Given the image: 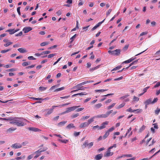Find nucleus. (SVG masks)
Instances as JSON below:
<instances>
[{"label": "nucleus", "instance_id": "obj_64", "mask_svg": "<svg viewBox=\"0 0 160 160\" xmlns=\"http://www.w3.org/2000/svg\"><path fill=\"white\" fill-rule=\"evenodd\" d=\"M80 134V132H74V136L76 137L78 136Z\"/></svg>", "mask_w": 160, "mask_h": 160}, {"label": "nucleus", "instance_id": "obj_40", "mask_svg": "<svg viewBox=\"0 0 160 160\" xmlns=\"http://www.w3.org/2000/svg\"><path fill=\"white\" fill-rule=\"evenodd\" d=\"M11 50L10 49H8L7 50H3L1 51V52L2 53H4L6 52H8L9 51H10Z\"/></svg>", "mask_w": 160, "mask_h": 160}, {"label": "nucleus", "instance_id": "obj_41", "mask_svg": "<svg viewBox=\"0 0 160 160\" xmlns=\"http://www.w3.org/2000/svg\"><path fill=\"white\" fill-rule=\"evenodd\" d=\"M76 35H77L76 34H74V35H73V36L72 37H71L70 38V39L72 40L70 42V43H72V41H73L74 39L76 38Z\"/></svg>", "mask_w": 160, "mask_h": 160}, {"label": "nucleus", "instance_id": "obj_38", "mask_svg": "<svg viewBox=\"0 0 160 160\" xmlns=\"http://www.w3.org/2000/svg\"><path fill=\"white\" fill-rule=\"evenodd\" d=\"M129 47V45H126L122 49V50L124 51H125L128 49V48Z\"/></svg>", "mask_w": 160, "mask_h": 160}, {"label": "nucleus", "instance_id": "obj_20", "mask_svg": "<svg viewBox=\"0 0 160 160\" xmlns=\"http://www.w3.org/2000/svg\"><path fill=\"white\" fill-rule=\"evenodd\" d=\"M74 128L75 126L74 125V124L72 123L69 124L67 126V128L68 129H70L71 128Z\"/></svg>", "mask_w": 160, "mask_h": 160}, {"label": "nucleus", "instance_id": "obj_6", "mask_svg": "<svg viewBox=\"0 0 160 160\" xmlns=\"http://www.w3.org/2000/svg\"><path fill=\"white\" fill-rule=\"evenodd\" d=\"M26 124L21 120H17L16 125L18 127H22L25 125Z\"/></svg>", "mask_w": 160, "mask_h": 160}, {"label": "nucleus", "instance_id": "obj_57", "mask_svg": "<svg viewBox=\"0 0 160 160\" xmlns=\"http://www.w3.org/2000/svg\"><path fill=\"white\" fill-rule=\"evenodd\" d=\"M133 100L134 101H138L139 100V98L138 97L134 96V98H133Z\"/></svg>", "mask_w": 160, "mask_h": 160}, {"label": "nucleus", "instance_id": "obj_16", "mask_svg": "<svg viewBox=\"0 0 160 160\" xmlns=\"http://www.w3.org/2000/svg\"><path fill=\"white\" fill-rule=\"evenodd\" d=\"M96 118V116L92 117L90 119L88 120V122H87L89 124H90L91 123L94 121V119Z\"/></svg>", "mask_w": 160, "mask_h": 160}, {"label": "nucleus", "instance_id": "obj_12", "mask_svg": "<svg viewBox=\"0 0 160 160\" xmlns=\"http://www.w3.org/2000/svg\"><path fill=\"white\" fill-rule=\"evenodd\" d=\"M108 121H105L102 124V125L101 126H100L99 127V130H101L102 129H103L105 128V125H108Z\"/></svg>", "mask_w": 160, "mask_h": 160}, {"label": "nucleus", "instance_id": "obj_53", "mask_svg": "<svg viewBox=\"0 0 160 160\" xmlns=\"http://www.w3.org/2000/svg\"><path fill=\"white\" fill-rule=\"evenodd\" d=\"M158 100V98H154L153 101L152 102V104H153L154 103L156 102Z\"/></svg>", "mask_w": 160, "mask_h": 160}, {"label": "nucleus", "instance_id": "obj_8", "mask_svg": "<svg viewBox=\"0 0 160 160\" xmlns=\"http://www.w3.org/2000/svg\"><path fill=\"white\" fill-rule=\"evenodd\" d=\"M108 114H107L106 113V114H102L100 115H97L96 116V118H105L108 117Z\"/></svg>", "mask_w": 160, "mask_h": 160}, {"label": "nucleus", "instance_id": "obj_51", "mask_svg": "<svg viewBox=\"0 0 160 160\" xmlns=\"http://www.w3.org/2000/svg\"><path fill=\"white\" fill-rule=\"evenodd\" d=\"M28 58L29 60H35L36 59V58H33V57L32 56H29L28 57Z\"/></svg>", "mask_w": 160, "mask_h": 160}, {"label": "nucleus", "instance_id": "obj_5", "mask_svg": "<svg viewBox=\"0 0 160 160\" xmlns=\"http://www.w3.org/2000/svg\"><path fill=\"white\" fill-rule=\"evenodd\" d=\"M11 147L13 148L17 149L21 148L22 147V145L20 143H15L12 144Z\"/></svg>", "mask_w": 160, "mask_h": 160}, {"label": "nucleus", "instance_id": "obj_32", "mask_svg": "<svg viewBox=\"0 0 160 160\" xmlns=\"http://www.w3.org/2000/svg\"><path fill=\"white\" fill-rule=\"evenodd\" d=\"M86 94H84L83 92H80L79 93H78L77 94H74V95H72V97H73L74 96H77L78 95H79V96H82L84 95H86Z\"/></svg>", "mask_w": 160, "mask_h": 160}, {"label": "nucleus", "instance_id": "obj_10", "mask_svg": "<svg viewBox=\"0 0 160 160\" xmlns=\"http://www.w3.org/2000/svg\"><path fill=\"white\" fill-rule=\"evenodd\" d=\"M28 129L29 130L31 131H33L34 132H37L41 131V130L39 129L38 128H36L34 127H30L28 128Z\"/></svg>", "mask_w": 160, "mask_h": 160}, {"label": "nucleus", "instance_id": "obj_3", "mask_svg": "<svg viewBox=\"0 0 160 160\" xmlns=\"http://www.w3.org/2000/svg\"><path fill=\"white\" fill-rule=\"evenodd\" d=\"M79 106H74L72 107H70V108H67V110L63 112L62 113L65 114L66 113H68L69 112H70L71 111H72L75 110L78 107H79Z\"/></svg>", "mask_w": 160, "mask_h": 160}, {"label": "nucleus", "instance_id": "obj_37", "mask_svg": "<svg viewBox=\"0 0 160 160\" xmlns=\"http://www.w3.org/2000/svg\"><path fill=\"white\" fill-rule=\"evenodd\" d=\"M135 110H132L131 108L126 110V111L130 112H135Z\"/></svg>", "mask_w": 160, "mask_h": 160}, {"label": "nucleus", "instance_id": "obj_4", "mask_svg": "<svg viewBox=\"0 0 160 160\" xmlns=\"http://www.w3.org/2000/svg\"><path fill=\"white\" fill-rule=\"evenodd\" d=\"M58 107V106H53L52 107V108L51 109H46V110L47 111V113L46 114V115H48L50 114H51V113L53 112V110L55 108V107Z\"/></svg>", "mask_w": 160, "mask_h": 160}, {"label": "nucleus", "instance_id": "obj_27", "mask_svg": "<svg viewBox=\"0 0 160 160\" xmlns=\"http://www.w3.org/2000/svg\"><path fill=\"white\" fill-rule=\"evenodd\" d=\"M49 43V42H43L40 44V45L41 47H43L48 44Z\"/></svg>", "mask_w": 160, "mask_h": 160}, {"label": "nucleus", "instance_id": "obj_42", "mask_svg": "<svg viewBox=\"0 0 160 160\" xmlns=\"http://www.w3.org/2000/svg\"><path fill=\"white\" fill-rule=\"evenodd\" d=\"M0 120H4L5 121H9L11 120L12 119L11 118H0Z\"/></svg>", "mask_w": 160, "mask_h": 160}, {"label": "nucleus", "instance_id": "obj_56", "mask_svg": "<svg viewBox=\"0 0 160 160\" xmlns=\"http://www.w3.org/2000/svg\"><path fill=\"white\" fill-rule=\"evenodd\" d=\"M17 120H14L13 121H12V122H10V123L11 124H15L16 125V123H17Z\"/></svg>", "mask_w": 160, "mask_h": 160}, {"label": "nucleus", "instance_id": "obj_14", "mask_svg": "<svg viewBox=\"0 0 160 160\" xmlns=\"http://www.w3.org/2000/svg\"><path fill=\"white\" fill-rule=\"evenodd\" d=\"M102 105V104L101 103L97 104L94 105V108L95 109H98L101 108Z\"/></svg>", "mask_w": 160, "mask_h": 160}, {"label": "nucleus", "instance_id": "obj_47", "mask_svg": "<svg viewBox=\"0 0 160 160\" xmlns=\"http://www.w3.org/2000/svg\"><path fill=\"white\" fill-rule=\"evenodd\" d=\"M160 108H157V109H156V110H155V114L157 115H158L159 113L160 112Z\"/></svg>", "mask_w": 160, "mask_h": 160}, {"label": "nucleus", "instance_id": "obj_52", "mask_svg": "<svg viewBox=\"0 0 160 160\" xmlns=\"http://www.w3.org/2000/svg\"><path fill=\"white\" fill-rule=\"evenodd\" d=\"M90 117L89 116H83L81 119L82 120H86L88 119Z\"/></svg>", "mask_w": 160, "mask_h": 160}, {"label": "nucleus", "instance_id": "obj_63", "mask_svg": "<svg viewBox=\"0 0 160 160\" xmlns=\"http://www.w3.org/2000/svg\"><path fill=\"white\" fill-rule=\"evenodd\" d=\"M122 76H121L120 77H119L118 78L116 79H114V80L116 81H118V80H120L121 79H122Z\"/></svg>", "mask_w": 160, "mask_h": 160}, {"label": "nucleus", "instance_id": "obj_30", "mask_svg": "<svg viewBox=\"0 0 160 160\" xmlns=\"http://www.w3.org/2000/svg\"><path fill=\"white\" fill-rule=\"evenodd\" d=\"M122 67V66H117L116 67H115L113 69H112V71H113L118 70L120 69V68Z\"/></svg>", "mask_w": 160, "mask_h": 160}, {"label": "nucleus", "instance_id": "obj_25", "mask_svg": "<svg viewBox=\"0 0 160 160\" xmlns=\"http://www.w3.org/2000/svg\"><path fill=\"white\" fill-rule=\"evenodd\" d=\"M151 100V99H148L145 102V104H146V105H148L152 103Z\"/></svg>", "mask_w": 160, "mask_h": 160}, {"label": "nucleus", "instance_id": "obj_49", "mask_svg": "<svg viewBox=\"0 0 160 160\" xmlns=\"http://www.w3.org/2000/svg\"><path fill=\"white\" fill-rule=\"evenodd\" d=\"M47 149V148H43V149H39L38 151H39V152H43L46 151Z\"/></svg>", "mask_w": 160, "mask_h": 160}, {"label": "nucleus", "instance_id": "obj_7", "mask_svg": "<svg viewBox=\"0 0 160 160\" xmlns=\"http://www.w3.org/2000/svg\"><path fill=\"white\" fill-rule=\"evenodd\" d=\"M32 30V28L30 27H27L24 28L23 29H22V31H23L24 33H26L29 32V31H31Z\"/></svg>", "mask_w": 160, "mask_h": 160}, {"label": "nucleus", "instance_id": "obj_36", "mask_svg": "<svg viewBox=\"0 0 160 160\" xmlns=\"http://www.w3.org/2000/svg\"><path fill=\"white\" fill-rule=\"evenodd\" d=\"M107 90H106V89H100V90H95V92H105V91H106Z\"/></svg>", "mask_w": 160, "mask_h": 160}, {"label": "nucleus", "instance_id": "obj_44", "mask_svg": "<svg viewBox=\"0 0 160 160\" xmlns=\"http://www.w3.org/2000/svg\"><path fill=\"white\" fill-rule=\"evenodd\" d=\"M46 89H47L46 87H41V86L40 87H39V90L42 91H44V90H46Z\"/></svg>", "mask_w": 160, "mask_h": 160}, {"label": "nucleus", "instance_id": "obj_26", "mask_svg": "<svg viewBox=\"0 0 160 160\" xmlns=\"http://www.w3.org/2000/svg\"><path fill=\"white\" fill-rule=\"evenodd\" d=\"M110 132H105V134L103 136V138L104 139H106L108 137V135H109V134H110L109 133Z\"/></svg>", "mask_w": 160, "mask_h": 160}, {"label": "nucleus", "instance_id": "obj_15", "mask_svg": "<svg viewBox=\"0 0 160 160\" xmlns=\"http://www.w3.org/2000/svg\"><path fill=\"white\" fill-rule=\"evenodd\" d=\"M113 94V93H110V94H107L106 95L103 96V97H104V98H102L101 99V100H100V101L102 102V101H104V100H105V99H106V97L107 96H110L111 95Z\"/></svg>", "mask_w": 160, "mask_h": 160}, {"label": "nucleus", "instance_id": "obj_43", "mask_svg": "<svg viewBox=\"0 0 160 160\" xmlns=\"http://www.w3.org/2000/svg\"><path fill=\"white\" fill-rule=\"evenodd\" d=\"M26 157L25 156H20V157H18L16 158V159L17 160H19V159H24Z\"/></svg>", "mask_w": 160, "mask_h": 160}, {"label": "nucleus", "instance_id": "obj_59", "mask_svg": "<svg viewBox=\"0 0 160 160\" xmlns=\"http://www.w3.org/2000/svg\"><path fill=\"white\" fill-rule=\"evenodd\" d=\"M149 87L148 86V87H146L143 89V92L145 93L147 92V89H148L149 88Z\"/></svg>", "mask_w": 160, "mask_h": 160}, {"label": "nucleus", "instance_id": "obj_54", "mask_svg": "<svg viewBox=\"0 0 160 160\" xmlns=\"http://www.w3.org/2000/svg\"><path fill=\"white\" fill-rule=\"evenodd\" d=\"M112 9H110L108 10V12H107V13H106V15L107 16H108L110 14V13L111 12H112Z\"/></svg>", "mask_w": 160, "mask_h": 160}, {"label": "nucleus", "instance_id": "obj_22", "mask_svg": "<svg viewBox=\"0 0 160 160\" xmlns=\"http://www.w3.org/2000/svg\"><path fill=\"white\" fill-rule=\"evenodd\" d=\"M16 129V128H10L9 129H8V130H7V132L8 133H10L12 132V131L15 130Z\"/></svg>", "mask_w": 160, "mask_h": 160}, {"label": "nucleus", "instance_id": "obj_1", "mask_svg": "<svg viewBox=\"0 0 160 160\" xmlns=\"http://www.w3.org/2000/svg\"><path fill=\"white\" fill-rule=\"evenodd\" d=\"M117 147V145L116 144H114L113 146L110 147L108 148V151L105 152L104 155V157H110L112 156L113 154V152H111V149L113 148H116Z\"/></svg>", "mask_w": 160, "mask_h": 160}, {"label": "nucleus", "instance_id": "obj_50", "mask_svg": "<svg viewBox=\"0 0 160 160\" xmlns=\"http://www.w3.org/2000/svg\"><path fill=\"white\" fill-rule=\"evenodd\" d=\"M115 128L113 127L109 129H108V130L107 131V132H110L112 131Z\"/></svg>", "mask_w": 160, "mask_h": 160}, {"label": "nucleus", "instance_id": "obj_2", "mask_svg": "<svg viewBox=\"0 0 160 160\" xmlns=\"http://www.w3.org/2000/svg\"><path fill=\"white\" fill-rule=\"evenodd\" d=\"M93 142H91L89 143H88V141L86 140L83 143L82 147V148H86V147H87L88 148H90L93 146Z\"/></svg>", "mask_w": 160, "mask_h": 160}, {"label": "nucleus", "instance_id": "obj_18", "mask_svg": "<svg viewBox=\"0 0 160 160\" xmlns=\"http://www.w3.org/2000/svg\"><path fill=\"white\" fill-rule=\"evenodd\" d=\"M6 32L9 33L10 34H12L15 33V32L14 31V29H8L6 31Z\"/></svg>", "mask_w": 160, "mask_h": 160}, {"label": "nucleus", "instance_id": "obj_11", "mask_svg": "<svg viewBox=\"0 0 160 160\" xmlns=\"http://www.w3.org/2000/svg\"><path fill=\"white\" fill-rule=\"evenodd\" d=\"M89 124L87 122H83L79 125V127L80 128H82L85 127H87Z\"/></svg>", "mask_w": 160, "mask_h": 160}, {"label": "nucleus", "instance_id": "obj_33", "mask_svg": "<svg viewBox=\"0 0 160 160\" xmlns=\"http://www.w3.org/2000/svg\"><path fill=\"white\" fill-rule=\"evenodd\" d=\"M116 103H113L111 105H109V106L108 107V110H110L112 108L114 107Z\"/></svg>", "mask_w": 160, "mask_h": 160}, {"label": "nucleus", "instance_id": "obj_48", "mask_svg": "<svg viewBox=\"0 0 160 160\" xmlns=\"http://www.w3.org/2000/svg\"><path fill=\"white\" fill-rule=\"evenodd\" d=\"M56 54V53H52L51 54H50L48 56V58H51L52 57H53L54 56H55Z\"/></svg>", "mask_w": 160, "mask_h": 160}, {"label": "nucleus", "instance_id": "obj_19", "mask_svg": "<svg viewBox=\"0 0 160 160\" xmlns=\"http://www.w3.org/2000/svg\"><path fill=\"white\" fill-rule=\"evenodd\" d=\"M125 105V102H122V103H121L120 104L118 105V106L116 108L117 109H119L120 108H123L124 107V106Z\"/></svg>", "mask_w": 160, "mask_h": 160}, {"label": "nucleus", "instance_id": "obj_46", "mask_svg": "<svg viewBox=\"0 0 160 160\" xmlns=\"http://www.w3.org/2000/svg\"><path fill=\"white\" fill-rule=\"evenodd\" d=\"M50 53V52L49 51H47L42 52L41 54H48Z\"/></svg>", "mask_w": 160, "mask_h": 160}, {"label": "nucleus", "instance_id": "obj_28", "mask_svg": "<svg viewBox=\"0 0 160 160\" xmlns=\"http://www.w3.org/2000/svg\"><path fill=\"white\" fill-rule=\"evenodd\" d=\"M30 98L34 100H43V99L42 98H35L33 97H31Z\"/></svg>", "mask_w": 160, "mask_h": 160}, {"label": "nucleus", "instance_id": "obj_55", "mask_svg": "<svg viewBox=\"0 0 160 160\" xmlns=\"http://www.w3.org/2000/svg\"><path fill=\"white\" fill-rule=\"evenodd\" d=\"M15 71L16 69L15 68L10 69L7 70V72H14Z\"/></svg>", "mask_w": 160, "mask_h": 160}, {"label": "nucleus", "instance_id": "obj_9", "mask_svg": "<svg viewBox=\"0 0 160 160\" xmlns=\"http://www.w3.org/2000/svg\"><path fill=\"white\" fill-rule=\"evenodd\" d=\"M120 52L121 50L120 49H116L115 50H113V55L116 56H119V55H120Z\"/></svg>", "mask_w": 160, "mask_h": 160}, {"label": "nucleus", "instance_id": "obj_17", "mask_svg": "<svg viewBox=\"0 0 160 160\" xmlns=\"http://www.w3.org/2000/svg\"><path fill=\"white\" fill-rule=\"evenodd\" d=\"M34 153H36V155L34 156V158H38V157H39L40 155H41V152H40L38 151H36L34 152Z\"/></svg>", "mask_w": 160, "mask_h": 160}, {"label": "nucleus", "instance_id": "obj_58", "mask_svg": "<svg viewBox=\"0 0 160 160\" xmlns=\"http://www.w3.org/2000/svg\"><path fill=\"white\" fill-rule=\"evenodd\" d=\"M56 14L58 16L61 15L62 14V12H61V11L60 10L58 11V12H56Z\"/></svg>", "mask_w": 160, "mask_h": 160}, {"label": "nucleus", "instance_id": "obj_31", "mask_svg": "<svg viewBox=\"0 0 160 160\" xmlns=\"http://www.w3.org/2000/svg\"><path fill=\"white\" fill-rule=\"evenodd\" d=\"M65 89V87H62L60 88H57L54 90V92H58L62 90Z\"/></svg>", "mask_w": 160, "mask_h": 160}, {"label": "nucleus", "instance_id": "obj_24", "mask_svg": "<svg viewBox=\"0 0 160 160\" xmlns=\"http://www.w3.org/2000/svg\"><path fill=\"white\" fill-rule=\"evenodd\" d=\"M67 122V121H62V122H60L58 123V126H62L64 125Z\"/></svg>", "mask_w": 160, "mask_h": 160}, {"label": "nucleus", "instance_id": "obj_45", "mask_svg": "<svg viewBox=\"0 0 160 160\" xmlns=\"http://www.w3.org/2000/svg\"><path fill=\"white\" fill-rule=\"evenodd\" d=\"M79 115V113L74 114H72V115H71V117H72V118H74Z\"/></svg>", "mask_w": 160, "mask_h": 160}, {"label": "nucleus", "instance_id": "obj_34", "mask_svg": "<svg viewBox=\"0 0 160 160\" xmlns=\"http://www.w3.org/2000/svg\"><path fill=\"white\" fill-rule=\"evenodd\" d=\"M138 60H135V61H134L132 62L130 64H129V66H128V67H126V69H128L129 68V67H130L132 65L134 64L135 63L137 62H138Z\"/></svg>", "mask_w": 160, "mask_h": 160}, {"label": "nucleus", "instance_id": "obj_61", "mask_svg": "<svg viewBox=\"0 0 160 160\" xmlns=\"http://www.w3.org/2000/svg\"><path fill=\"white\" fill-rule=\"evenodd\" d=\"M160 86V82H158L156 84H155L154 86V88L158 87Z\"/></svg>", "mask_w": 160, "mask_h": 160}, {"label": "nucleus", "instance_id": "obj_23", "mask_svg": "<svg viewBox=\"0 0 160 160\" xmlns=\"http://www.w3.org/2000/svg\"><path fill=\"white\" fill-rule=\"evenodd\" d=\"M18 51L22 53L26 52H27L25 49L22 48L18 49Z\"/></svg>", "mask_w": 160, "mask_h": 160}, {"label": "nucleus", "instance_id": "obj_13", "mask_svg": "<svg viewBox=\"0 0 160 160\" xmlns=\"http://www.w3.org/2000/svg\"><path fill=\"white\" fill-rule=\"evenodd\" d=\"M103 157V155L102 154H99L95 156V159L96 160H99L101 159Z\"/></svg>", "mask_w": 160, "mask_h": 160}, {"label": "nucleus", "instance_id": "obj_60", "mask_svg": "<svg viewBox=\"0 0 160 160\" xmlns=\"http://www.w3.org/2000/svg\"><path fill=\"white\" fill-rule=\"evenodd\" d=\"M123 157H132V155L131 154L124 155Z\"/></svg>", "mask_w": 160, "mask_h": 160}, {"label": "nucleus", "instance_id": "obj_35", "mask_svg": "<svg viewBox=\"0 0 160 160\" xmlns=\"http://www.w3.org/2000/svg\"><path fill=\"white\" fill-rule=\"evenodd\" d=\"M12 42H8L7 43L3 45L4 46L7 47H8L9 46L12 45Z\"/></svg>", "mask_w": 160, "mask_h": 160}, {"label": "nucleus", "instance_id": "obj_39", "mask_svg": "<svg viewBox=\"0 0 160 160\" xmlns=\"http://www.w3.org/2000/svg\"><path fill=\"white\" fill-rule=\"evenodd\" d=\"M58 141L64 143H66L68 142V140H62L60 139H58Z\"/></svg>", "mask_w": 160, "mask_h": 160}, {"label": "nucleus", "instance_id": "obj_62", "mask_svg": "<svg viewBox=\"0 0 160 160\" xmlns=\"http://www.w3.org/2000/svg\"><path fill=\"white\" fill-rule=\"evenodd\" d=\"M28 65H29V64L27 62H24L22 63V66H27Z\"/></svg>", "mask_w": 160, "mask_h": 160}, {"label": "nucleus", "instance_id": "obj_21", "mask_svg": "<svg viewBox=\"0 0 160 160\" xmlns=\"http://www.w3.org/2000/svg\"><path fill=\"white\" fill-rule=\"evenodd\" d=\"M100 65H98L95 67L92 68L90 69L89 71L90 72H92V71H94V70L99 68L100 67Z\"/></svg>", "mask_w": 160, "mask_h": 160}, {"label": "nucleus", "instance_id": "obj_29", "mask_svg": "<svg viewBox=\"0 0 160 160\" xmlns=\"http://www.w3.org/2000/svg\"><path fill=\"white\" fill-rule=\"evenodd\" d=\"M145 126L144 125H143L140 128L139 130V132H142L143 131V130H145Z\"/></svg>", "mask_w": 160, "mask_h": 160}]
</instances>
